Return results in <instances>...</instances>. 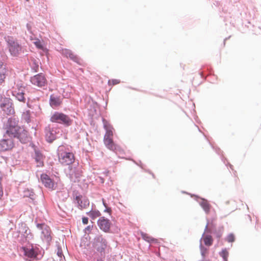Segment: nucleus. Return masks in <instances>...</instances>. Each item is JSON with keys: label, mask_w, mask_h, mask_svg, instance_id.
Segmentation results:
<instances>
[{"label": "nucleus", "mask_w": 261, "mask_h": 261, "mask_svg": "<svg viewBox=\"0 0 261 261\" xmlns=\"http://www.w3.org/2000/svg\"><path fill=\"white\" fill-rule=\"evenodd\" d=\"M103 127L106 130L103 137V143L106 147L115 152L122 151L121 147L115 144L114 142L113 136L114 129L113 126L111 124L106 122L104 124Z\"/></svg>", "instance_id": "nucleus-1"}, {"label": "nucleus", "mask_w": 261, "mask_h": 261, "mask_svg": "<svg viewBox=\"0 0 261 261\" xmlns=\"http://www.w3.org/2000/svg\"><path fill=\"white\" fill-rule=\"evenodd\" d=\"M7 42L9 51L12 56L18 57L22 53V48L16 40L12 37H8Z\"/></svg>", "instance_id": "nucleus-2"}, {"label": "nucleus", "mask_w": 261, "mask_h": 261, "mask_svg": "<svg viewBox=\"0 0 261 261\" xmlns=\"http://www.w3.org/2000/svg\"><path fill=\"white\" fill-rule=\"evenodd\" d=\"M50 120L52 122L61 123L67 126L71 125L72 123L71 119L68 115L58 112L51 115Z\"/></svg>", "instance_id": "nucleus-3"}, {"label": "nucleus", "mask_w": 261, "mask_h": 261, "mask_svg": "<svg viewBox=\"0 0 261 261\" xmlns=\"http://www.w3.org/2000/svg\"><path fill=\"white\" fill-rule=\"evenodd\" d=\"M59 161L63 165H69L72 164L75 160L74 155L72 152L59 150Z\"/></svg>", "instance_id": "nucleus-4"}, {"label": "nucleus", "mask_w": 261, "mask_h": 261, "mask_svg": "<svg viewBox=\"0 0 261 261\" xmlns=\"http://www.w3.org/2000/svg\"><path fill=\"white\" fill-rule=\"evenodd\" d=\"M22 128L19 127L14 120L10 119L8 120V124L6 128V132L4 135V137H7V136L12 137H15L18 135V133Z\"/></svg>", "instance_id": "nucleus-5"}, {"label": "nucleus", "mask_w": 261, "mask_h": 261, "mask_svg": "<svg viewBox=\"0 0 261 261\" xmlns=\"http://www.w3.org/2000/svg\"><path fill=\"white\" fill-rule=\"evenodd\" d=\"M107 246V241L101 236H99L96 238L94 247L96 250L100 253V255L103 256V257H105V250Z\"/></svg>", "instance_id": "nucleus-6"}, {"label": "nucleus", "mask_w": 261, "mask_h": 261, "mask_svg": "<svg viewBox=\"0 0 261 261\" xmlns=\"http://www.w3.org/2000/svg\"><path fill=\"white\" fill-rule=\"evenodd\" d=\"M12 103L9 98L2 97L0 99V107L7 114H11L14 112Z\"/></svg>", "instance_id": "nucleus-7"}, {"label": "nucleus", "mask_w": 261, "mask_h": 261, "mask_svg": "<svg viewBox=\"0 0 261 261\" xmlns=\"http://www.w3.org/2000/svg\"><path fill=\"white\" fill-rule=\"evenodd\" d=\"M31 82L35 86L42 87L47 84V80L43 73L37 74L31 78Z\"/></svg>", "instance_id": "nucleus-8"}, {"label": "nucleus", "mask_w": 261, "mask_h": 261, "mask_svg": "<svg viewBox=\"0 0 261 261\" xmlns=\"http://www.w3.org/2000/svg\"><path fill=\"white\" fill-rule=\"evenodd\" d=\"M24 92L25 87L19 85H17L15 87H14L12 91L13 95L19 101L22 102H25Z\"/></svg>", "instance_id": "nucleus-9"}, {"label": "nucleus", "mask_w": 261, "mask_h": 261, "mask_svg": "<svg viewBox=\"0 0 261 261\" xmlns=\"http://www.w3.org/2000/svg\"><path fill=\"white\" fill-rule=\"evenodd\" d=\"M14 146L11 138L7 139L6 137L0 140V151H4L11 149Z\"/></svg>", "instance_id": "nucleus-10"}, {"label": "nucleus", "mask_w": 261, "mask_h": 261, "mask_svg": "<svg viewBox=\"0 0 261 261\" xmlns=\"http://www.w3.org/2000/svg\"><path fill=\"white\" fill-rule=\"evenodd\" d=\"M97 224L100 229L105 232H109L111 226V222L104 217H100L97 221Z\"/></svg>", "instance_id": "nucleus-11"}, {"label": "nucleus", "mask_w": 261, "mask_h": 261, "mask_svg": "<svg viewBox=\"0 0 261 261\" xmlns=\"http://www.w3.org/2000/svg\"><path fill=\"white\" fill-rule=\"evenodd\" d=\"M41 180L46 188L51 190H54L55 183L47 174H42L41 175Z\"/></svg>", "instance_id": "nucleus-12"}, {"label": "nucleus", "mask_w": 261, "mask_h": 261, "mask_svg": "<svg viewBox=\"0 0 261 261\" xmlns=\"http://www.w3.org/2000/svg\"><path fill=\"white\" fill-rule=\"evenodd\" d=\"M75 200L78 203L79 208L81 210L86 208L89 205V201L86 197L79 195L75 197Z\"/></svg>", "instance_id": "nucleus-13"}, {"label": "nucleus", "mask_w": 261, "mask_h": 261, "mask_svg": "<svg viewBox=\"0 0 261 261\" xmlns=\"http://www.w3.org/2000/svg\"><path fill=\"white\" fill-rule=\"evenodd\" d=\"M37 226L42 230L41 233L42 234V237L47 241L50 240V228L44 224H38Z\"/></svg>", "instance_id": "nucleus-14"}, {"label": "nucleus", "mask_w": 261, "mask_h": 261, "mask_svg": "<svg viewBox=\"0 0 261 261\" xmlns=\"http://www.w3.org/2000/svg\"><path fill=\"white\" fill-rule=\"evenodd\" d=\"M15 137L19 139L20 141L23 143L28 142L30 139L28 132L23 128L19 130L18 135Z\"/></svg>", "instance_id": "nucleus-15"}, {"label": "nucleus", "mask_w": 261, "mask_h": 261, "mask_svg": "<svg viewBox=\"0 0 261 261\" xmlns=\"http://www.w3.org/2000/svg\"><path fill=\"white\" fill-rule=\"evenodd\" d=\"M22 250L23 251L24 255L30 259H34L37 257V253L33 248L22 247Z\"/></svg>", "instance_id": "nucleus-16"}, {"label": "nucleus", "mask_w": 261, "mask_h": 261, "mask_svg": "<svg viewBox=\"0 0 261 261\" xmlns=\"http://www.w3.org/2000/svg\"><path fill=\"white\" fill-rule=\"evenodd\" d=\"M45 138L48 142H52L56 139L55 132L49 127L45 129Z\"/></svg>", "instance_id": "nucleus-17"}, {"label": "nucleus", "mask_w": 261, "mask_h": 261, "mask_svg": "<svg viewBox=\"0 0 261 261\" xmlns=\"http://www.w3.org/2000/svg\"><path fill=\"white\" fill-rule=\"evenodd\" d=\"M62 54L66 57L70 58L74 62H77L79 60L77 57L74 55L71 50L68 49H62Z\"/></svg>", "instance_id": "nucleus-18"}, {"label": "nucleus", "mask_w": 261, "mask_h": 261, "mask_svg": "<svg viewBox=\"0 0 261 261\" xmlns=\"http://www.w3.org/2000/svg\"><path fill=\"white\" fill-rule=\"evenodd\" d=\"M62 103V100L59 97L51 95L50 96V105L53 108L59 106Z\"/></svg>", "instance_id": "nucleus-19"}, {"label": "nucleus", "mask_w": 261, "mask_h": 261, "mask_svg": "<svg viewBox=\"0 0 261 261\" xmlns=\"http://www.w3.org/2000/svg\"><path fill=\"white\" fill-rule=\"evenodd\" d=\"M35 161L37 164V167H42L44 165L43 164V156L42 154L36 152L35 153Z\"/></svg>", "instance_id": "nucleus-20"}, {"label": "nucleus", "mask_w": 261, "mask_h": 261, "mask_svg": "<svg viewBox=\"0 0 261 261\" xmlns=\"http://www.w3.org/2000/svg\"><path fill=\"white\" fill-rule=\"evenodd\" d=\"M200 204L206 213H209L211 205L206 200L202 199L200 202Z\"/></svg>", "instance_id": "nucleus-21"}, {"label": "nucleus", "mask_w": 261, "mask_h": 261, "mask_svg": "<svg viewBox=\"0 0 261 261\" xmlns=\"http://www.w3.org/2000/svg\"><path fill=\"white\" fill-rule=\"evenodd\" d=\"M203 241L204 242V244L206 246H210L212 245L213 242V240L211 235H205L203 236Z\"/></svg>", "instance_id": "nucleus-22"}, {"label": "nucleus", "mask_w": 261, "mask_h": 261, "mask_svg": "<svg viewBox=\"0 0 261 261\" xmlns=\"http://www.w3.org/2000/svg\"><path fill=\"white\" fill-rule=\"evenodd\" d=\"M87 214L92 219H94L101 215V213L98 210H91L88 212Z\"/></svg>", "instance_id": "nucleus-23"}, {"label": "nucleus", "mask_w": 261, "mask_h": 261, "mask_svg": "<svg viewBox=\"0 0 261 261\" xmlns=\"http://www.w3.org/2000/svg\"><path fill=\"white\" fill-rule=\"evenodd\" d=\"M141 236L145 241L148 242H156V240L152 238L150 236H149L148 234L146 233H141Z\"/></svg>", "instance_id": "nucleus-24"}, {"label": "nucleus", "mask_w": 261, "mask_h": 261, "mask_svg": "<svg viewBox=\"0 0 261 261\" xmlns=\"http://www.w3.org/2000/svg\"><path fill=\"white\" fill-rule=\"evenodd\" d=\"M7 70L4 68H0V83H2L6 77Z\"/></svg>", "instance_id": "nucleus-25"}, {"label": "nucleus", "mask_w": 261, "mask_h": 261, "mask_svg": "<svg viewBox=\"0 0 261 261\" xmlns=\"http://www.w3.org/2000/svg\"><path fill=\"white\" fill-rule=\"evenodd\" d=\"M200 253L203 258H204L208 254V249L200 245Z\"/></svg>", "instance_id": "nucleus-26"}, {"label": "nucleus", "mask_w": 261, "mask_h": 261, "mask_svg": "<svg viewBox=\"0 0 261 261\" xmlns=\"http://www.w3.org/2000/svg\"><path fill=\"white\" fill-rule=\"evenodd\" d=\"M220 256L223 258L224 261H227L229 253L226 249H224L220 252Z\"/></svg>", "instance_id": "nucleus-27"}, {"label": "nucleus", "mask_w": 261, "mask_h": 261, "mask_svg": "<svg viewBox=\"0 0 261 261\" xmlns=\"http://www.w3.org/2000/svg\"><path fill=\"white\" fill-rule=\"evenodd\" d=\"M34 44L38 49L42 50L44 49L43 45H42V43L40 40L38 39H35V41L34 42Z\"/></svg>", "instance_id": "nucleus-28"}, {"label": "nucleus", "mask_w": 261, "mask_h": 261, "mask_svg": "<svg viewBox=\"0 0 261 261\" xmlns=\"http://www.w3.org/2000/svg\"><path fill=\"white\" fill-rule=\"evenodd\" d=\"M120 82V80H118V79H112V80H110L108 82V84L109 85H117V84H119Z\"/></svg>", "instance_id": "nucleus-29"}, {"label": "nucleus", "mask_w": 261, "mask_h": 261, "mask_svg": "<svg viewBox=\"0 0 261 261\" xmlns=\"http://www.w3.org/2000/svg\"><path fill=\"white\" fill-rule=\"evenodd\" d=\"M235 238L233 234H229L226 239V240L228 242H233L234 241Z\"/></svg>", "instance_id": "nucleus-30"}, {"label": "nucleus", "mask_w": 261, "mask_h": 261, "mask_svg": "<svg viewBox=\"0 0 261 261\" xmlns=\"http://www.w3.org/2000/svg\"><path fill=\"white\" fill-rule=\"evenodd\" d=\"M82 222L83 224H87L88 223V218L87 217H83L82 218Z\"/></svg>", "instance_id": "nucleus-31"}, {"label": "nucleus", "mask_w": 261, "mask_h": 261, "mask_svg": "<svg viewBox=\"0 0 261 261\" xmlns=\"http://www.w3.org/2000/svg\"><path fill=\"white\" fill-rule=\"evenodd\" d=\"M3 187L1 182H0V199L3 197Z\"/></svg>", "instance_id": "nucleus-32"}, {"label": "nucleus", "mask_w": 261, "mask_h": 261, "mask_svg": "<svg viewBox=\"0 0 261 261\" xmlns=\"http://www.w3.org/2000/svg\"><path fill=\"white\" fill-rule=\"evenodd\" d=\"M92 226H88L86 228H85V231L87 232V231H90L92 229Z\"/></svg>", "instance_id": "nucleus-33"}, {"label": "nucleus", "mask_w": 261, "mask_h": 261, "mask_svg": "<svg viewBox=\"0 0 261 261\" xmlns=\"http://www.w3.org/2000/svg\"><path fill=\"white\" fill-rule=\"evenodd\" d=\"M105 212L109 213V214L111 212V209L110 207H109L108 206L106 208V210L104 211Z\"/></svg>", "instance_id": "nucleus-34"}, {"label": "nucleus", "mask_w": 261, "mask_h": 261, "mask_svg": "<svg viewBox=\"0 0 261 261\" xmlns=\"http://www.w3.org/2000/svg\"><path fill=\"white\" fill-rule=\"evenodd\" d=\"M57 254H58V255L59 257H61L63 255V253L62 252V251L60 250H58V252H57Z\"/></svg>", "instance_id": "nucleus-35"}, {"label": "nucleus", "mask_w": 261, "mask_h": 261, "mask_svg": "<svg viewBox=\"0 0 261 261\" xmlns=\"http://www.w3.org/2000/svg\"><path fill=\"white\" fill-rule=\"evenodd\" d=\"M102 203L103 204V205L105 206V207L106 208L107 207H108V205L107 204H106V203L105 202V199H102Z\"/></svg>", "instance_id": "nucleus-36"}, {"label": "nucleus", "mask_w": 261, "mask_h": 261, "mask_svg": "<svg viewBox=\"0 0 261 261\" xmlns=\"http://www.w3.org/2000/svg\"><path fill=\"white\" fill-rule=\"evenodd\" d=\"M97 261H102V260L101 259L100 260L98 259Z\"/></svg>", "instance_id": "nucleus-37"}, {"label": "nucleus", "mask_w": 261, "mask_h": 261, "mask_svg": "<svg viewBox=\"0 0 261 261\" xmlns=\"http://www.w3.org/2000/svg\"><path fill=\"white\" fill-rule=\"evenodd\" d=\"M25 1H26L27 2H29V0H25Z\"/></svg>", "instance_id": "nucleus-38"}]
</instances>
